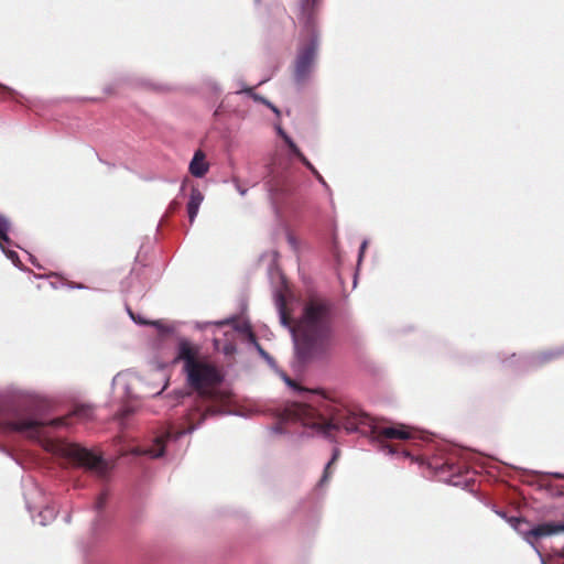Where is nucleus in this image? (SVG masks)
<instances>
[{
  "instance_id": "2eb2a0df",
  "label": "nucleus",
  "mask_w": 564,
  "mask_h": 564,
  "mask_svg": "<svg viewBox=\"0 0 564 564\" xmlns=\"http://www.w3.org/2000/svg\"><path fill=\"white\" fill-rule=\"evenodd\" d=\"M93 414V409L88 405H79L76 406L72 415L80 417V419H88Z\"/></svg>"
},
{
  "instance_id": "ddd939ff",
  "label": "nucleus",
  "mask_w": 564,
  "mask_h": 564,
  "mask_svg": "<svg viewBox=\"0 0 564 564\" xmlns=\"http://www.w3.org/2000/svg\"><path fill=\"white\" fill-rule=\"evenodd\" d=\"M11 229V223L9 220V218L3 215V214H0V247L3 248V243L4 242H9V231Z\"/></svg>"
},
{
  "instance_id": "c756f323",
  "label": "nucleus",
  "mask_w": 564,
  "mask_h": 564,
  "mask_svg": "<svg viewBox=\"0 0 564 564\" xmlns=\"http://www.w3.org/2000/svg\"><path fill=\"white\" fill-rule=\"evenodd\" d=\"M239 192H240V194H242V195H243V194L246 193V189L240 188V189H239Z\"/></svg>"
},
{
  "instance_id": "9d476101",
  "label": "nucleus",
  "mask_w": 564,
  "mask_h": 564,
  "mask_svg": "<svg viewBox=\"0 0 564 564\" xmlns=\"http://www.w3.org/2000/svg\"><path fill=\"white\" fill-rule=\"evenodd\" d=\"M203 200H204L203 193L197 187H193L191 191L189 200L187 203V213H188V219H189L191 224L194 223V220L198 214L199 206Z\"/></svg>"
},
{
  "instance_id": "412c9836",
  "label": "nucleus",
  "mask_w": 564,
  "mask_h": 564,
  "mask_svg": "<svg viewBox=\"0 0 564 564\" xmlns=\"http://www.w3.org/2000/svg\"><path fill=\"white\" fill-rule=\"evenodd\" d=\"M106 501H107V494L106 492L100 494L96 500L95 508L97 510H101L105 507Z\"/></svg>"
},
{
  "instance_id": "c85d7f7f",
  "label": "nucleus",
  "mask_w": 564,
  "mask_h": 564,
  "mask_svg": "<svg viewBox=\"0 0 564 564\" xmlns=\"http://www.w3.org/2000/svg\"><path fill=\"white\" fill-rule=\"evenodd\" d=\"M257 347L261 355L267 356V352L261 348L260 345H257Z\"/></svg>"
},
{
  "instance_id": "393cba45",
  "label": "nucleus",
  "mask_w": 564,
  "mask_h": 564,
  "mask_svg": "<svg viewBox=\"0 0 564 564\" xmlns=\"http://www.w3.org/2000/svg\"><path fill=\"white\" fill-rule=\"evenodd\" d=\"M286 382H288L289 386H292V387H294V388H296V389L302 391V389L299 388L291 379H288Z\"/></svg>"
},
{
  "instance_id": "4be33fe9",
  "label": "nucleus",
  "mask_w": 564,
  "mask_h": 564,
  "mask_svg": "<svg viewBox=\"0 0 564 564\" xmlns=\"http://www.w3.org/2000/svg\"><path fill=\"white\" fill-rule=\"evenodd\" d=\"M554 561L558 564H564V549L561 551H554Z\"/></svg>"
},
{
  "instance_id": "6e6552de",
  "label": "nucleus",
  "mask_w": 564,
  "mask_h": 564,
  "mask_svg": "<svg viewBox=\"0 0 564 564\" xmlns=\"http://www.w3.org/2000/svg\"><path fill=\"white\" fill-rule=\"evenodd\" d=\"M184 433L185 431H175L172 426H170L164 434L155 438L154 443L148 449L144 451V454H148L153 458L161 457L165 451L166 440L171 437L177 438L182 436Z\"/></svg>"
},
{
  "instance_id": "f8f14e48",
  "label": "nucleus",
  "mask_w": 564,
  "mask_h": 564,
  "mask_svg": "<svg viewBox=\"0 0 564 564\" xmlns=\"http://www.w3.org/2000/svg\"><path fill=\"white\" fill-rule=\"evenodd\" d=\"M319 0H302L301 8L306 23L312 21L313 12L318 7Z\"/></svg>"
},
{
  "instance_id": "bb28decb",
  "label": "nucleus",
  "mask_w": 564,
  "mask_h": 564,
  "mask_svg": "<svg viewBox=\"0 0 564 564\" xmlns=\"http://www.w3.org/2000/svg\"><path fill=\"white\" fill-rule=\"evenodd\" d=\"M130 316L131 318H133L135 322L140 323V324H145L144 321H141V319H137L135 316L130 312Z\"/></svg>"
},
{
  "instance_id": "f03ea898",
  "label": "nucleus",
  "mask_w": 564,
  "mask_h": 564,
  "mask_svg": "<svg viewBox=\"0 0 564 564\" xmlns=\"http://www.w3.org/2000/svg\"><path fill=\"white\" fill-rule=\"evenodd\" d=\"M280 321L293 335L297 356L305 361L325 354L333 339V303L322 296H310L295 322L283 297L278 301Z\"/></svg>"
},
{
  "instance_id": "b1692460",
  "label": "nucleus",
  "mask_w": 564,
  "mask_h": 564,
  "mask_svg": "<svg viewBox=\"0 0 564 564\" xmlns=\"http://www.w3.org/2000/svg\"><path fill=\"white\" fill-rule=\"evenodd\" d=\"M383 447L387 448L390 454H394L398 451V448L392 445H384Z\"/></svg>"
},
{
  "instance_id": "a878e982",
  "label": "nucleus",
  "mask_w": 564,
  "mask_h": 564,
  "mask_svg": "<svg viewBox=\"0 0 564 564\" xmlns=\"http://www.w3.org/2000/svg\"><path fill=\"white\" fill-rule=\"evenodd\" d=\"M552 476L555 478H558V479H564V474L555 473V474H552Z\"/></svg>"
},
{
  "instance_id": "423d86ee",
  "label": "nucleus",
  "mask_w": 564,
  "mask_h": 564,
  "mask_svg": "<svg viewBox=\"0 0 564 564\" xmlns=\"http://www.w3.org/2000/svg\"><path fill=\"white\" fill-rule=\"evenodd\" d=\"M52 451L99 476H105L107 473V464L102 457L78 444L57 442L52 444Z\"/></svg>"
},
{
  "instance_id": "20e7f679",
  "label": "nucleus",
  "mask_w": 564,
  "mask_h": 564,
  "mask_svg": "<svg viewBox=\"0 0 564 564\" xmlns=\"http://www.w3.org/2000/svg\"><path fill=\"white\" fill-rule=\"evenodd\" d=\"M316 12L317 7L313 12L312 21L310 22V24H307L305 19L303 18L302 11L299 17L300 22L303 23L307 32L306 41L301 42L299 46L293 66V77L296 84L299 85H302L308 80L317 55L318 37L314 30Z\"/></svg>"
},
{
  "instance_id": "dca6fc26",
  "label": "nucleus",
  "mask_w": 564,
  "mask_h": 564,
  "mask_svg": "<svg viewBox=\"0 0 564 564\" xmlns=\"http://www.w3.org/2000/svg\"><path fill=\"white\" fill-rule=\"evenodd\" d=\"M563 354H564V351H562V350H553V351L542 352L541 355H539L538 358H539L540 362H547L554 358H558Z\"/></svg>"
},
{
  "instance_id": "9b49d317",
  "label": "nucleus",
  "mask_w": 564,
  "mask_h": 564,
  "mask_svg": "<svg viewBox=\"0 0 564 564\" xmlns=\"http://www.w3.org/2000/svg\"><path fill=\"white\" fill-rule=\"evenodd\" d=\"M280 134L283 138L284 142L291 150V152L303 163L308 164L307 158L302 153V151L299 149V147L294 143V141L282 130H280Z\"/></svg>"
},
{
  "instance_id": "7ed1b4c3",
  "label": "nucleus",
  "mask_w": 564,
  "mask_h": 564,
  "mask_svg": "<svg viewBox=\"0 0 564 564\" xmlns=\"http://www.w3.org/2000/svg\"><path fill=\"white\" fill-rule=\"evenodd\" d=\"M174 361L183 362L186 383L197 394V406H205L203 419L215 414L216 405L229 400V393L220 389L221 373L215 365L200 356L198 346L186 339L180 340Z\"/></svg>"
},
{
  "instance_id": "a211bd4d",
  "label": "nucleus",
  "mask_w": 564,
  "mask_h": 564,
  "mask_svg": "<svg viewBox=\"0 0 564 564\" xmlns=\"http://www.w3.org/2000/svg\"><path fill=\"white\" fill-rule=\"evenodd\" d=\"M311 172L312 174L316 177V180L322 183L323 185L326 184L324 177L319 174V172L315 169V166L308 161V164H304Z\"/></svg>"
},
{
  "instance_id": "5701e85b",
  "label": "nucleus",
  "mask_w": 564,
  "mask_h": 564,
  "mask_svg": "<svg viewBox=\"0 0 564 564\" xmlns=\"http://www.w3.org/2000/svg\"><path fill=\"white\" fill-rule=\"evenodd\" d=\"M254 99H257V100H260V101L264 102V104H265V105H268V106H269V107H270L274 112H276V113L279 112V111H278V109H276L274 106H272L270 102H268L264 98H262V97H259V96L254 95Z\"/></svg>"
},
{
  "instance_id": "39448f33",
  "label": "nucleus",
  "mask_w": 564,
  "mask_h": 564,
  "mask_svg": "<svg viewBox=\"0 0 564 564\" xmlns=\"http://www.w3.org/2000/svg\"><path fill=\"white\" fill-rule=\"evenodd\" d=\"M69 416L57 417L48 423L25 417L21 410L9 408L0 413V431L3 432H28L30 437H39V429L45 424L51 426L68 425Z\"/></svg>"
},
{
  "instance_id": "1a4fd4ad",
  "label": "nucleus",
  "mask_w": 564,
  "mask_h": 564,
  "mask_svg": "<svg viewBox=\"0 0 564 564\" xmlns=\"http://www.w3.org/2000/svg\"><path fill=\"white\" fill-rule=\"evenodd\" d=\"M208 163L205 161V154L198 150L189 163V172L195 177H203L208 172Z\"/></svg>"
},
{
  "instance_id": "6ab92c4d",
  "label": "nucleus",
  "mask_w": 564,
  "mask_h": 564,
  "mask_svg": "<svg viewBox=\"0 0 564 564\" xmlns=\"http://www.w3.org/2000/svg\"><path fill=\"white\" fill-rule=\"evenodd\" d=\"M9 243H10V241L9 242H4L3 243V248L1 247V249L7 253L8 258L11 259L13 263H17V262L20 261L19 260V254L15 251H13V250H8L7 251L6 248H4V246L9 245Z\"/></svg>"
},
{
  "instance_id": "0eeeda50",
  "label": "nucleus",
  "mask_w": 564,
  "mask_h": 564,
  "mask_svg": "<svg viewBox=\"0 0 564 564\" xmlns=\"http://www.w3.org/2000/svg\"><path fill=\"white\" fill-rule=\"evenodd\" d=\"M564 531V524H555L552 522H545L538 524L530 529L529 531L523 533L524 540L530 543L531 545H534L539 540L554 535L556 533H560Z\"/></svg>"
},
{
  "instance_id": "cd10ccee",
  "label": "nucleus",
  "mask_w": 564,
  "mask_h": 564,
  "mask_svg": "<svg viewBox=\"0 0 564 564\" xmlns=\"http://www.w3.org/2000/svg\"><path fill=\"white\" fill-rule=\"evenodd\" d=\"M178 204L176 202H173L171 205H170V209L171 210H174L175 208H177Z\"/></svg>"
},
{
  "instance_id": "4468645a",
  "label": "nucleus",
  "mask_w": 564,
  "mask_h": 564,
  "mask_svg": "<svg viewBox=\"0 0 564 564\" xmlns=\"http://www.w3.org/2000/svg\"><path fill=\"white\" fill-rule=\"evenodd\" d=\"M338 456H339V451L335 449L333 453L332 459L325 466L323 477L319 481L321 486L325 485L328 481V479L330 478V474H332L330 468H332L333 464H335V462L338 459Z\"/></svg>"
},
{
  "instance_id": "aec40b11",
  "label": "nucleus",
  "mask_w": 564,
  "mask_h": 564,
  "mask_svg": "<svg viewBox=\"0 0 564 564\" xmlns=\"http://www.w3.org/2000/svg\"><path fill=\"white\" fill-rule=\"evenodd\" d=\"M436 469H440L442 473L451 471L453 474L456 473V467L454 464H451L448 462H445L442 466H435Z\"/></svg>"
},
{
  "instance_id": "f3484780",
  "label": "nucleus",
  "mask_w": 564,
  "mask_h": 564,
  "mask_svg": "<svg viewBox=\"0 0 564 564\" xmlns=\"http://www.w3.org/2000/svg\"><path fill=\"white\" fill-rule=\"evenodd\" d=\"M15 91L10 87H7L0 84V100H6L8 98H14Z\"/></svg>"
},
{
  "instance_id": "f257e3e1",
  "label": "nucleus",
  "mask_w": 564,
  "mask_h": 564,
  "mask_svg": "<svg viewBox=\"0 0 564 564\" xmlns=\"http://www.w3.org/2000/svg\"><path fill=\"white\" fill-rule=\"evenodd\" d=\"M281 419L301 422L326 437L333 436L334 432L340 429L347 433L371 436L381 444L392 440H411L415 436V431L405 424L387 425L365 412L335 404L325 398L316 405L307 402L288 403L282 410Z\"/></svg>"
}]
</instances>
